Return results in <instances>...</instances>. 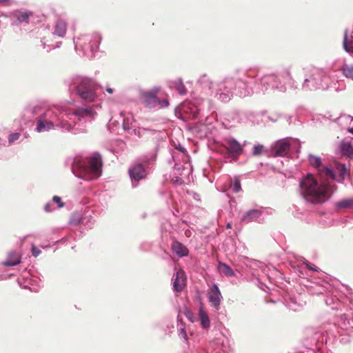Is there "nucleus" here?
Wrapping results in <instances>:
<instances>
[{
    "label": "nucleus",
    "mask_w": 353,
    "mask_h": 353,
    "mask_svg": "<svg viewBox=\"0 0 353 353\" xmlns=\"http://www.w3.org/2000/svg\"><path fill=\"white\" fill-rule=\"evenodd\" d=\"M21 254L16 251H10L8 254L6 261L2 264L6 267H12L19 265L21 263Z\"/></svg>",
    "instance_id": "22"
},
{
    "label": "nucleus",
    "mask_w": 353,
    "mask_h": 353,
    "mask_svg": "<svg viewBox=\"0 0 353 353\" xmlns=\"http://www.w3.org/2000/svg\"><path fill=\"white\" fill-rule=\"evenodd\" d=\"M308 161L310 164L316 169L318 172L325 174V168L327 167L322 164L321 157L310 154L308 155Z\"/></svg>",
    "instance_id": "25"
},
{
    "label": "nucleus",
    "mask_w": 353,
    "mask_h": 353,
    "mask_svg": "<svg viewBox=\"0 0 353 353\" xmlns=\"http://www.w3.org/2000/svg\"><path fill=\"white\" fill-rule=\"evenodd\" d=\"M177 332L180 338L183 339L185 341H188V334L186 331V327L185 323L182 321V319L179 315L177 316Z\"/></svg>",
    "instance_id": "28"
},
{
    "label": "nucleus",
    "mask_w": 353,
    "mask_h": 353,
    "mask_svg": "<svg viewBox=\"0 0 353 353\" xmlns=\"http://www.w3.org/2000/svg\"><path fill=\"white\" fill-rule=\"evenodd\" d=\"M263 219V210L262 208L250 209L245 212L241 218V221L244 223H261Z\"/></svg>",
    "instance_id": "15"
},
{
    "label": "nucleus",
    "mask_w": 353,
    "mask_h": 353,
    "mask_svg": "<svg viewBox=\"0 0 353 353\" xmlns=\"http://www.w3.org/2000/svg\"><path fill=\"white\" fill-rule=\"evenodd\" d=\"M338 208H350L353 207V197L341 200L336 203Z\"/></svg>",
    "instance_id": "35"
},
{
    "label": "nucleus",
    "mask_w": 353,
    "mask_h": 353,
    "mask_svg": "<svg viewBox=\"0 0 353 353\" xmlns=\"http://www.w3.org/2000/svg\"><path fill=\"white\" fill-rule=\"evenodd\" d=\"M185 316H187L188 319H189L190 320V321H192V322L193 321V320L192 319V313L190 311L188 310L185 312Z\"/></svg>",
    "instance_id": "51"
},
{
    "label": "nucleus",
    "mask_w": 353,
    "mask_h": 353,
    "mask_svg": "<svg viewBox=\"0 0 353 353\" xmlns=\"http://www.w3.org/2000/svg\"><path fill=\"white\" fill-rule=\"evenodd\" d=\"M32 14L31 12H19L17 14V19L19 23H28L29 17Z\"/></svg>",
    "instance_id": "36"
},
{
    "label": "nucleus",
    "mask_w": 353,
    "mask_h": 353,
    "mask_svg": "<svg viewBox=\"0 0 353 353\" xmlns=\"http://www.w3.org/2000/svg\"><path fill=\"white\" fill-rule=\"evenodd\" d=\"M176 149L183 153V157L185 158L186 162L183 165H181L176 163L174 165V169L179 170L181 169V168H182L183 170H185V166L188 165V163L187 162L188 156L187 154L186 150L185 149V148H183V146H181L180 145L178 147H176Z\"/></svg>",
    "instance_id": "34"
},
{
    "label": "nucleus",
    "mask_w": 353,
    "mask_h": 353,
    "mask_svg": "<svg viewBox=\"0 0 353 353\" xmlns=\"http://www.w3.org/2000/svg\"><path fill=\"white\" fill-rule=\"evenodd\" d=\"M143 100L145 105L150 108L155 107L159 101L155 94L152 92L145 93L143 95Z\"/></svg>",
    "instance_id": "27"
},
{
    "label": "nucleus",
    "mask_w": 353,
    "mask_h": 353,
    "mask_svg": "<svg viewBox=\"0 0 353 353\" xmlns=\"http://www.w3.org/2000/svg\"><path fill=\"white\" fill-rule=\"evenodd\" d=\"M94 223V217L88 213H85L84 216H83L82 218V224L86 226L88 228H92Z\"/></svg>",
    "instance_id": "37"
},
{
    "label": "nucleus",
    "mask_w": 353,
    "mask_h": 353,
    "mask_svg": "<svg viewBox=\"0 0 353 353\" xmlns=\"http://www.w3.org/2000/svg\"><path fill=\"white\" fill-rule=\"evenodd\" d=\"M106 91H107L108 93H110V94H112V93L114 92L113 89H112V88H106Z\"/></svg>",
    "instance_id": "52"
},
{
    "label": "nucleus",
    "mask_w": 353,
    "mask_h": 353,
    "mask_svg": "<svg viewBox=\"0 0 353 353\" xmlns=\"http://www.w3.org/2000/svg\"><path fill=\"white\" fill-rule=\"evenodd\" d=\"M243 121L242 114L239 112H232L227 114L221 121L222 125L226 129L235 127L238 123Z\"/></svg>",
    "instance_id": "17"
},
{
    "label": "nucleus",
    "mask_w": 353,
    "mask_h": 353,
    "mask_svg": "<svg viewBox=\"0 0 353 353\" xmlns=\"http://www.w3.org/2000/svg\"><path fill=\"white\" fill-rule=\"evenodd\" d=\"M123 118V128L125 130H130L134 128V119L131 113H121Z\"/></svg>",
    "instance_id": "26"
},
{
    "label": "nucleus",
    "mask_w": 353,
    "mask_h": 353,
    "mask_svg": "<svg viewBox=\"0 0 353 353\" xmlns=\"http://www.w3.org/2000/svg\"><path fill=\"white\" fill-rule=\"evenodd\" d=\"M41 43V46L43 48V49H46V51L47 52H50L51 50H52V48L50 47V46H47L46 44V43L43 41V40H41L40 41Z\"/></svg>",
    "instance_id": "49"
},
{
    "label": "nucleus",
    "mask_w": 353,
    "mask_h": 353,
    "mask_svg": "<svg viewBox=\"0 0 353 353\" xmlns=\"http://www.w3.org/2000/svg\"><path fill=\"white\" fill-rule=\"evenodd\" d=\"M342 154L348 157H353V146L348 142H343L340 145Z\"/></svg>",
    "instance_id": "32"
},
{
    "label": "nucleus",
    "mask_w": 353,
    "mask_h": 353,
    "mask_svg": "<svg viewBox=\"0 0 353 353\" xmlns=\"http://www.w3.org/2000/svg\"><path fill=\"white\" fill-rule=\"evenodd\" d=\"M341 341L344 342V343L347 342V341H344V339L343 338L341 339Z\"/></svg>",
    "instance_id": "57"
},
{
    "label": "nucleus",
    "mask_w": 353,
    "mask_h": 353,
    "mask_svg": "<svg viewBox=\"0 0 353 353\" xmlns=\"http://www.w3.org/2000/svg\"><path fill=\"white\" fill-rule=\"evenodd\" d=\"M291 148V143L288 139H282L276 141L272 147L273 157H285Z\"/></svg>",
    "instance_id": "13"
},
{
    "label": "nucleus",
    "mask_w": 353,
    "mask_h": 353,
    "mask_svg": "<svg viewBox=\"0 0 353 353\" xmlns=\"http://www.w3.org/2000/svg\"><path fill=\"white\" fill-rule=\"evenodd\" d=\"M303 264L305 265V267L310 270H312V271H317L316 268H314L313 266H312V265L306 260H304L303 261Z\"/></svg>",
    "instance_id": "48"
},
{
    "label": "nucleus",
    "mask_w": 353,
    "mask_h": 353,
    "mask_svg": "<svg viewBox=\"0 0 353 353\" xmlns=\"http://www.w3.org/2000/svg\"><path fill=\"white\" fill-rule=\"evenodd\" d=\"M230 188L235 193L239 192L241 190V182L237 177H234L232 184L230 185Z\"/></svg>",
    "instance_id": "40"
},
{
    "label": "nucleus",
    "mask_w": 353,
    "mask_h": 353,
    "mask_svg": "<svg viewBox=\"0 0 353 353\" xmlns=\"http://www.w3.org/2000/svg\"><path fill=\"white\" fill-rule=\"evenodd\" d=\"M208 298L211 305L216 310H219L223 296L217 284L214 283L209 289Z\"/></svg>",
    "instance_id": "16"
},
{
    "label": "nucleus",
    "mask_w": 353,
    "mask_h": 353,
    "mask_svg": "<svg viewBox=\"0 0 353 353\" xmlns=\"http://www.w3.org/2000/svg\"><path fill=\"white\" fill-rule=\"evenodd\" d=\"M59 45H57V46H55L54 48H59Z\"/></svg>",
    "instance_id": "58"
},
{
    "label": "nucleus",
    "mask_w": 353,
    "mask_h": 353,
    "mask_svg": "<svg viewBox=\"0 0 353 353\" xmlns=\"http://www.w3.org/2000/svg\"><path fill=\"white\" fill-rule=\"evenodd\" d=\"M341 71L346 79L353 81V64H343L341 68Z\"/></svg>",
    "instance_id": "29"
},
{
    "label": "nucleus",
    "mask_w": 353,
    "mask_h": 353,
    "mask_svg": "<svg viewBox=\"0 0 353 353\" xmlns=\"http://www.w3.org/2000/svg\"><path fill=\"white\" fill-rule=\"evenodd\" d=\"M171 249L179 257L187 256L189 254V250L187 247L177 241H174L172 243Z\"/></svg>",
    "instance_id": "23"
},
{
    "label": "nucleus",
    "mask_w": 353,
    "mask_h": 353,
    "mask_svg": "<svg viewBox=\"0 0 353 353\" xmlns=\"http://www.w3.org/2000/svg\"><path fill=\"white\" fill-rule=\"evenodd\" d=\"M199 317L202 327L205 329L208 328L210 325V320L207 312L202 308L199 310Z\"/></svg>",
    "instance_id": "30"
},
{
    "label": "nucleus",
    "mask_w": 353,
    "mask_h": 353,
    "mask_svg": "<svg viewBox=\"0 0 353 353\" xmlns=\"http://www.w3.org/2000/svg\"><path fill=\"white\" fill-rule=\"evenodd\" d=\"M158 102L161 104V107H167L169 105V102L167 100L159 101Z\"/></svg>",
    "instance_id": "50"
},
{
    "label": "nucleus",
    "mask_w": 353,
    "mask_h": 353,
    "mask_svg": "<svg viewBox=\"0 0 353 353\" xmlns=\"http://www.w3.org/2000/svg\"><path fill=\"white\" fill-rule=\"evenodd\" d=\"M272 121L273 122H276V121H277V119H274V118H272Z\"/></svg>",
    "instance_id": "56"
},
{
    "label": "nucleus",
    "mask_w": 353,
    "mask_h": 353,
    "mask_svg": "<svg viewBox=\"0 0 353 353\" xmlns=\"http://www.w3.org/2000/svg\"><path fill=\"white\" fill-rule=\"evenodd\" d=\"M20 136H21V134L19 132H14V133L10 134V136L8 137V142L10 143H13L14 142H15L16 141H17L19 139Z\"/></svg>",
    "instance_id": "45"
},
{
    "label": "nucleus",
    "mask_w": 353,
    "mask_h": 353,
    "mask_svg": "<svg viewBox=\"0 0 353 353\" xmlns=\"http://www.w3.org/2000/svg\"><path fill=\"white\" fill-rule=\"evenodd\" d=\"M347 174V168L345 164L336 163L334 169L325 168V175L339 183H343Z\"/></svg>",
    "instance_id": "10"
},
{
    "label": "nucleus",
    "mask_w": 353,
    "mask_h": 353,
    "mask_svg": "<svg viewBox=\"0 0 353 353\" xmlns=\"http://www.w3.org/2000/svg\"><path fill=\"white\" fill-rule=\"evenodd\" d=\"M221 145L225 149L228 157L234 159H237L243 152V145L232 137H224Z\"/></svg>",
    "instance_id": "9"
},
{
    "label": "nucleus",
    "mask_w": 353,
    "mask_h": 353,
    "mask_svg": "<svg viewBox=\"0 0 353 353\" xmlns=\"http://www.w3.org/2000/svg\"><path fill=\"white\" fill-rule=\"evenodd\" d=\"M128 174L133 188H136L139 182L147 176L146 169L141 163H137L130 167Z\"/></svg>",
    "instance_id": "11"
},
{
    "label": "nucleus",
    "mask_w": 353,
    "mask_h": 353,
    "mask_svg": "<svg viewBox=\"0 0 353 353\" xmlns=\"http://www.w3.org/2000/svg\"><path fill=\"white\" fill-rule=\"evenodd\" d=\"M334 191L333 185L319 183L313 175L307 174L299 181V192L307 202L317 204L327 201Z\"/></svg>",
    "instance_id": "4"
},
{
    "label": "nucleus",
    "mask_w": 353,
    "mask_h": 353,
    "mask_svg": "<svg viewBox=\"0 0 353 353\" xmlns=\"http://www.w3.org/2000/svg\"><path fill=\"white\" fill-rule=\"evenodd\" d=\"M68 28L67 21L63 17H58L54 22L52 34L59 37H64Z\"/></svg>",
    "instance_id": "20"
},
{
    "label": "nucleus",
    "mask_w": 353,
    "mask_h": 353,
    "mask_svg": "<svg viewBox=\"0 0 353 353\" xmlns=\"http://www.w3.org/2000/svg\"><path fill=\"white\" fill-rule=\"evenodd\" d=\"M102 37L99 32L81 34L74 39L76 52L81 57L92 58L97 52Z\"/></svg>",
    "instance_id": "7"
},
{
    "label": "nucleus",
    "mask_w": 353,
    "mask_h": 353,
    "mask_svg": "<svg viewBox=\"0 0 353 353\" xmlns=\"http://www.w3.org/2000/svg\"><path fill=\"white\" fill-rule=\"evenodd\" d=\"M31 252H32V256L34 257H37L41 253V250L38 248H37L34 245H32Z\"/></svg>",
    "instance_id": "47"
},
{
    "label": "nucleus",
    "mask_w": 353,
    "mask_h": 353,
    "mask_svg": "<svg viewBox=\"0 0 353 353\" xmlns=\"http://www.w3.org/2000/svg\"><path fill=\"white\" fill-rule=\"evenodd\" d=\"M311 332L313 333V335L311 338V343L319 342L321 338L323 339L321 332H320L319 331L311 330Z\"/></svg>",
    "instance_id": "44"
},
{
    "label": "nucleus",
    "mask_w": 353,
    "mask_h": 353,
    "mask_svg": "<svg viewBox=\"0 0 353 353\" xmlns=\"http://www.w3.org/2000/svg\"><path fill=\"white\" fill-rule=\"evenodd\" d=\"M67 85L70 93L83 101L92 103L98 99L99 87L93 78L85 75L74 74L68 79Z\"/></svg>",
    "instance_id": "5"
},
{
    "label": "nucleus",
    "mask_w": 353,
    "mask_h": 353,
    "mask_svg": "<svg viewBox=\"0 0 353 353\" xmlns=\"http://www.w3.org/2000/svg\"><path fill=\"white\" fill-rule=\"evenodd\" d=\"M221 272L228 276H233L234 275V270L225 263H220Z\"/></svg>",
    "instance_id": "39"
},
{
    "label": "nucleus",
    "mask_w": 353,
    "mask_h": 353,
    "mask_svg": "<svg viewBox=\"0 0 353 353\" xmlns=\"http://www.w3.org/2000/svg\"><path fill=\"white\" fill-rule=\"evenodd\" d=\"M57 209V207H54L52 204V201L47 203L44 206V210L46 212H51Z\"/></svg>",
    "instance_id": "46"
},
{
    "label": "nucleus",
    "mask_w": 353,
    "mask_h": 353,
    "mask_svg": "<svg viewBox=\"0 0 353 353\" xmlns=\"http://www.w3.org/2000/svg\"><path fill=\"white\" fill-rule=\"evenodd\" d=\"M263 145L261 144L254 145L253 147L252 154L254 156L261 155L263 151Z\"/></svg>",
    "instance_id": "43"
},
{
    "label": "nucleus",
    "mask_w": 353,
    "mask_h": 353,
    "mask_svg": "<svg viewBox=\"0 0 353 353\" xmlns=\"http://www.w3.org/2000/svg\"><path fill=\"white\" fill-rule=\"evenodd\" d=\"M285 301L287 307L294 312L302 310L305 305V301L302 300L300 296H289Z\"/></svg>",
    "instance_id": "18"
},
{
    "label": "nucleus",
    "mask_w": 353,
    "mask_h": 353,
    "mask_svg": "<svg viewBox=\"0 0 353 353\" xmlns=\"http://www.w3.org/2000/svg\"><path fill=\"white\" fill-rule=\"evenodd\" d=\"M205 101L200 97L195 98L192 101L187 102L184 105V111L190 113L192 119H196L199 114L204 109Z\"/></svg>",
    "instance_id": "12"
},
{
    "label": "nucleus",
    "mask_w": 353,
    "mask_h": 353,
    "mask_svg": "<svg viewBox=\"0 0 353 353\" xmlns=\"http://www.w3.org/2000/svg\"><path fill=\"white\" fill-rule=\"evenodd\" d=\"M348 131L353 134V128H350L348 129Z\"/></svg>",
    "instance_id": "53"
},
{
    "label": "nucleus",
    "mask_w": 353,
    "mask_h": 353,
    "mask_svg": "<svg viewBox=\"0 0 353 353\" xmlns=\"http://www.w3.org/2000/svg\"><path fill=\"white\" fill-rule=\"evenodd\" d=\"M2 2H3V3H7L8 1H3Z\"/></svg>",
    "instance_id": "59"
},
{
    "label": "nucleus",
    "mask_w": 353,
    "mask_h": 353,
    "mask_svg": "<svg viewBox=\"0 0 353 353\" xmlns=\"http://www.w3.org/2000/svg\"><path fill=\"white\" fill-rule=\"evenodd\" d=\"M272 121L273 122H276V121H277V119H274V118H272Z\"/></svg>",
    "instance_id": "55"
},
{
    "label": "nucleus",
    "mask_w": 353,
    "mask_h": 353,
    "mask_svg": "<svg viewBox=\"0 0 353 353\" xmlns=\"http://www.w3.org/2000/svg\"><path fill=\"white\" fill-rule=\"evenodd\" d=\"M96 112L91 106L73 107L70 103L61 105H53L45 109L37 121L35 130L37 132L61 129L63 132L77 134L84 130L83 127H76L77 122L82 123L94 119Z\"/></svg>",
    "instance_id": "2"
},
{
    "label": "nucleus",
    "mask_w": 353,
    "mask_h": 353,
    "mask_svg": "<svg viewBox=\"0 0 353 353\" xmlns=\"http://www.w3.org/2000/svg\"><path fill=\"white\" fill-rule=\"evenodd\" d=\"M292 81L290 66L281 67L273 73L260 77L256 69L237 70L216 84L214 97L226 103L231 100L234 94L245 97L254 93H264L270 88L285 92V85Z\"/></svg>",
    "instance_id": "1"
},
{
    "label": "nucleus",
    "mask_w": 353,
    "mask_h": 353,
    "mask_svg": "<svg viewBox=\"0 0 353 353\" xmlns=\"http://www.w3.org/2000/svg\"><path fill=\"white\" fill-rule=\"evenodd\" d=\"M5 268L6 266L2 264V262L0 263V281L6 280L13 275L8 273Z\"/></svg>",
    "instance_id": "41"
},
{
    "label": "nucleus",
    "mask_w": 353,
    "mask_h": 353,
    "mask_svg": "<svg viewBox=\"0 0 353 353\" xmlns=\"http://www.w3.org/2000/svg\"><path fill=\"white\" fill-rule=\"evenodd\" d=\"M232 228V225H231V223H228L227 224V228Z\"/></svg>",
    "instance_id": "54"
},
{
    "label": "nucleus",
    "mask_w": 353,
    "mask_h": 353,
    "mask_svg": "<svg viewBox=\"0 0 353 353\" xmlns=\"http://www.w3.org/2000/svg\"><path fill=\"white\" fill-rule=\"evenodd\" d=\"M305 287L308 293L313 295L322 294L325 296V304L332 310H339L341 313L337 323L342 332L348 335L353 334V293L340 294L334 287L324 279H314L307 281Z\"/></svg>",
    "instance_id": "3"
},
{
    "label": "nucleus",
    "mask_w": 353,
    "mask_h": 353,
    "mask_svg": "<svg viewBox=\"0 0 353 353\" xmlns=\"http://www.w3.org/2000/svg\"><path fill=\"white\" fill-rule=\"evenodd\" d=\"M172 84L174 88H176L180 95L183 96L187 93V89L184 85L181 79H178L177 80L173 81Z\"/></svg>",
    "instance_id": "33"
},
{
    "label": "nucleus",
    "mask_w": 353,
    "mask_h": 353,
    "mask_svg": "<svg viewBox=\"0 0 353 353\" xmlns=\"http://www.w3.org/2000/svg\"><path fill=\"white\" fill-rule=\"evenodd\" d=\"M343 48L346 52L353 55V30L352 34H349L348 30H345L343 40Z\"/></svg>",
    "instance_id": "24"
},
{
    "label": "nucleus",
    "mask_w": 353,
    "mask_h": 353,
    "mask_svg": "<svg viewBox=\"0 0 353 353\" xmlns=\"http://www.w3.org/2000/svg\"><path fill=\"white\" fill-rule=\"evenodd\" d=\"M82 218L83 216L79 212H74L71 215L69 223L71 225H78L82 223Z\"/></svg>",
    "instance_id": "38"
},
{
    "label": "nucleus",
    "mask_w": 353,
    "mask_h": 353,
    "mask_svg": "<svg viewBox=\"0 0 353 353\" xmlns=\"http://www.w3.org/2000/svg\"><path fill=\"white\" fill-rule=\"evenodd\" d=\"M52 204H57V209L63 208L65 203L62 202L61 198L59 196H54L51 200Z\"/></svg>",
    "instance_id": "42"
},
{
    "label": "nucleus",
    "mask_w": 353,
    "mask_h": 353,
    "mask_svg": "<svg viewBox=\"0 0 353 353\" xmlns=\"http://www.w3.org/2000/svg\"><path fill=\"white\" fill-rule=\"evenodd\" d=\"M185 272L183 270H178L173 276V290L176 292H181L185 285Z\"/></svg>",
    "instance_id": "21"
},
{
    "label": "nucleus",
    "mask_w": 353,
    "mask_h": 353,
    "mask_svg": "<svg viewBox=\"0 0 353 353\" xmlns=\"http://www.w3.org/2000/svg\"><path fill=\"white\" fill-rule=\"evenodd\" d=\"M334 81L327 74V72L321 69H315L312 71L311 75L308 78H305L302 88L305 90H312L321 89L327 90L331 87Z\"/></svg>",
    "instance_id": "8"
},
{
    "label": "nucleus",
    "mask_w": 353,
    "mask_h": 353,
    "mask_svg": "<svg viewBox=\"0 0 353 353\" xmlns=\"http://www.w3.org/2000/svg\"><path fill=\"white\" fill-rule=\"evenodd\" d=\"M44 108L37 104H30L24 110L23 117L27 121H31L40 119L41 114L44 111Z\"/></svg>",
    "instance_id": "14"
},
{
    "label": "nucleus",
    "mask_w": 353,
    "mask_h": 353,
    "mask_svg": "<svg viewBox=\"0 0 353 353\" xmlns=\"http://www.w3.org/2000/svg\"><path fill=\"white\" fill-rule=\"evenodd\" d=\"M228 343V341L216 339L213 342H210L207 349V353H219L222 351L223 353H228L225 344Z\"/></svg>",
    "instance_id": "19"
},
{
    "label": "nucleus",
    "mask_w": 353,
    "mask_h": 353,
    "mask_svg": "<svg viewBox=\"0 0 353 353\" xmlns=\"http://www.w3.org/2000/svg\"><path fill=\"white\" fill-rule=\"evenodd\" d=\"M197 82L203 88H208L209 90H211L212 88L213 83L206 74H202L198 79Z\"/></svg>",
    "instance_id": "31"
},
{
    "label": "nucleus",
    "mask_w": 353,
    "mask_h": 353,
    "mask_svg": "<svg viewBox=\"0 0 353 353\" xmlns=\"http://www.w3.org/2000/svg\"><path fill=\"white\" fill-rule=\"evenodd\" d=\"M73 174L85 180H93L101 174L102 158L99 153L94 152L89 157L76 156L71 167Z\"/></svg>",
    "instance_id": "6"
}]
</instances>
